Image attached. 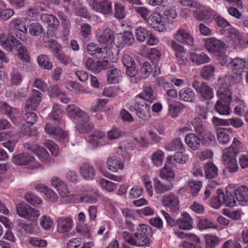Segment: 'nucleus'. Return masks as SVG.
<instances>
[{
    "label": "nucleus",
    "mask_w": 248,
    "mask_h": 248,
    "mask_svg": "<svg viewBox=\"0 0 248 248\" xmlns=\"http://www.w3.org/2000/svg\"><path fill=\"white\" fill-rule=\"evenodd\" d=\"M167 160L169 164L175 165V163L183 164L186 162V157L181 152H176L173 156H168Z\"/></svg>",
    "instance_id": "40"
},
{
    "label": "nucleus",
    "mask_w": 248,
    "mask_h": 248,
    "mask_svg": "<svg viewBox=\"0 0 248 248\" xmlns=\"http://www.w3.org/2000/svg\"><path fill=\"white\" fill-rule=\"evenodd\" d=\"M30 34L33 36L40 35L44 32L43 26L39 23L34 22L28 25Z\"/></svg>",
    "instance_id": "44"
},
{
    "label": "nucleus",
    "mask_w": 248,
    "mask_h": 248,
    "mask_svg": "<svg viewBox=\"0 0 248 248\" xmlns=\"http://www.w3.org/2000/svg\"><path fill=\"white\" fill-rule=\"evenodd\" d=\"M42 93L33 90L31 97L27 100L25 108L27 110H35L41 101Z\"/></svg>",
    "instance_id": "19"
},
{
    "label": "nucleus",
    "mask_w": 248,
    "mask_h": 248,
    "mask_svg": "<svg viewBox=\"0 0 248 248\" xmlns=\"http://www.w3.org/2000/svg\"><path fill=\"white\" fill-rule=\"evenodd\" d=\"M189 59L197 65L208 63L210 61V58L203 52H191L189 53Z\"/></svg>",
    "instance_id": "27"
},
{
    "label": "nucleus",
    "mask_w": 248,
    "mask_h": 248,
    "mask_svg": "<svg viewBox=\"0 0 248 248\" xmlns=\"http://www.w3.org/2000/svg\"><path fill=\"white\" fill-rule=\"evenodd\" d=\"M143 92V93H140V94L142 95V99L144 101H146L152 103L155 99V97L153 95L154 91L151 87H144Z\"/></svg>",
    "instance_id": "49"
},
{
    "label": "nucleus",
    "mask_w": 248,
    "mask_h": 248,
    "mask_svg": "<svg viewBox=\"0 0 248 248\" xmlns=\"http://www.w3.org/2000/svg\"><path fill=\"white\" fill-rule=\"evenodd\" d=\"M235 106L234 108V113L238 116H242L246 108V104L244 100L239 97H235L233 101Z\"/></svg>",
    "instance_id": "39"
},
{
    "label": "nucleus",
    "mask_w": 248,
    "mask_h": 248,
    "mask_svg": "<svg viewBox=\"0 0 248 248\" xmlns=\"http://www.w3.org/2000/svg\"><path fill=\"white\" fill-rule=\"evenodd\" d=\"M138 232L137 233L140 234L144 236L150 237L152 236L153 232L152 228L148 225L145 224H140L137 229Z\"/></svg>",
    "instance_id": "57"
},
{
    "label": "nucleus",
    "mask_w": 248,
    "mask_h": 248,
    "mask_svg": "<svg viewBox=\"0 0 248 248\" xmlns=\"http://www.w3.org/2000/svg\"><path fill=\"white\" fill-rule=\"evenodd\" d=\"M58 231L59 233L68 235L73 227L72 219L70 217L60 218L58 219Z\"/></svg>",
    "instance_id": "25"
},
{
    "label": "nucleus",
    "mask_w": 248,
    "mask_h": 248,
    "mask_svg": "<svg viewBox=\"0 0 248 248\" xmlns=\"http://www.w3.org/2000/svg\"><path fill=\"white\" fill-rule=\"evenodd\" d=\"M25 110L27 112L24 115V118L25 120L23 123H25V124L30 125H33L36 121L37 115L35 113L31 112L30 110Z\"/></svg>",
    "instance_id": "59"
},
{
    "label": "nucleus",
    "mask_w": 248,
    "mask_h": 248,
    "mask_svg": "<svg viewBox=\"0 0 248 248\" xmlns=\"http://www.w3.org/2000/svg\"><path fill=\"white\" fill-rule=\"evenodd\" d=\"M61 114L62 110L60 105L58 104H54L52 112L49 114L50 118L54 120L57 123L59 124L61 121Z\"/></svg>",
    "instance_id": "53"
},
{
    "label": "nucleus",
    "mask_w": 248,
    "mask_h": 248,
    "mask_svg": "<svg viewBox=\"0 0 248 248\" xmlns=\"http://www.w3.org/2000/svg\"><path fill=\"white\" fill-rule=\"evenodd\" d=\"M185 141L189 147L193 150H196L200 147V137L194 133L187 134L185 137Z\"/></svg>",
    "instance_id": "35"
},
{
    "label": "nucleus",
    "mask_w": 248,
    "mask_h": 248,
    "mask_svg": "<svg viewBox=\"0 0 248 248\" xmlns=\"http://www.w3.org/2000/svg\"><path fill=\"white\" fill-rule=\"evenodd\" d=\"M171 48L175 51V55L181 64H186L187 59L185 57L186 50L184 47L176 41H171Z\"/></svg>",
    "instance_id": "17"
},
{
    "label": "nucleus",
    "mask_w": 248,
    "mask_h": 248,
    "mask_svg": "<svg viewBox=\"0 0 248 248\" xmlns=\"http://www.w3.org/2000/svg\"><path fill=\"white\" fill-rule=\"evenodd\" d=\"M188 185L190 188L192 194L194 196H197L202 186L201 182L193 180L189 182Z\"/></svg>",
    "instance_id": "63"
},
{
    "label": "nucleus",
    "mask_w": 248,
    "mask_h": 248,
    "mask_svg": "<svg viewBox=\"0 0 248 248\" xmlns=\"http://www.w3.org/2000/svg\"><path fill=\"white\" fill-rule=\"evenodd\" d=\"M179 96L181 100L189 102H193L195 100V93L190 88H185L179 91Z\"/></svg>",
    "instance_id": "33"
},
{
    "label": "nucleus",
    "mask_w": 248,
    "mask_h": 248,
    "mask_svg": "<svg viewBox=\"0 0 248 248\" xmlns=\"http://www.w3.org/2000/svg\"><path fill=\"white\" fill-rule=\"evenodd\" d=\"M66 110L69 116L72 118L81 119L86 122L89 120V116L86 112L74 105H68Z\"/></svg>",
    "instance_id": "18"
},
{
    "label": "nucleus",
    "mask_w": 248,
    "mask_h": 248,
    "mask_svg": "<svg viewBox=\"0 0 248 248\" xmlns=\"http://www.w3.org/2000/svg\"><path fill=\"white\" fill-rule=\"evenodd\" d=\"M33 228L31 224L19 222L16 226V231L22 236H28L33 232Z\"/></svg>",
    "instance_id": "34"
},
{
    "label": "nucleus",
    "mask_w": 248,
    "mask_h": 248,
    "mask_svg": "<svg viewBox=\"0 0 248 248\" xmlns=\"http://www.w3.org/2000/svg\"><path fill=\"white\" fill-rule=\"evenodd\" d=\"M135 237V244L133 246H149L150 245L149 239L148 236H144L138 233L134 234Z\"/></svg>",
    "instance_id": "47"
},
{
    "label": "nucleus",
    "mask_w": 248,
    "mask_h": 248,
    "mask_svg": "<svg viewBox=\"0 0 248 248\" xmlns=\"http://www.w3.org/2000/svg\"><path fill=\"white\" fill-rule=\"evenodd\" d=\"M217 196L213 198L212 200L211 205L214 208L218 209L223 202L221 195H222V190L217 189Z\"/></svg>",
    "instance_id": "62"
},
{
    "label": "nucleus",
    "mask_w": 248,
    "mask_h": 248,
    "mask_svg": "<svg viewBox=\"0 0 248 248\" xmlns=\"http://www.w3.org/2000/svg\"><path fill=\"white\" fill-rule=\"evenodd\" d=\"M234 191L237 202L240 204L245 206L248 204V187L245 186H241L237 188H234Z\"/></svg>",
    "instance_id": "24"
},
{
    "label": "nucleus",
    "mask_w": 248,
    "mask_h": 248,
    "mask_svg": "<svg viewBox=\"0 0 248 248\" xmlns=\"http://www.w3.org/2000/svg\"><path fill=\"white\" fill-rule=\"evenodd\" d=\"M193 220L190 215L185 213L183 215V217L176 221V224L179 226L180 229L188 230L193 228Z\"/></svg>",
    "instance_id": "30"
},
{
    "label": "nucleus",
    "mask_w": 248,
    "mask_h": 248,
    "mask_svg": "<svg viewBox=\"0 0 248 248\" xmlns=\"http://www.w3.org/2000/svg\"><path fill=\"white\" fill-rule=\"evenodd\" d=\"M137 102L135 104L136 108V114L138 117L144 121H147L150 118V108L142 99V95L139 94L136 97Z\"/></svg>",
    "instance_id": "6"
},
{
    "label": "nucleus",
    "mask_w": 248,
    "mask_h": 248,
    "mask_svg": "<svg viewBox=\"0 0 248 248\" xmlns=\"http://www.w3.org/2000/svg\"><path fill=\"white\" fill-rule=\"evenodd\" d=\"M38 64L43 68L50 70L53 67V64L49 61L48 57L45 55H40L38 57Z\"/></svg>",
    "instance_id": "52"
},
{
    "label": "nucleus",
    "mask_w": 248,
    "mask_h": 248,
    "mask_svg": "<svg viewBox=\"0 0 248 248\" xmlns=\"http://www.w3.org/2000/svg\"><path fill=\"white\" fill-rule=\"evenodd\" d=\"M79 173L86 180H92L95 177V170L93 167L88 163H84L79 167Z\"/></svg>",
    "instance_id": "22"
},
{
    "label": "nucleus",
    "mask_w": 248,
    "mask_h": 248,
    "mask_svg": "<svg viewBox=\"0 0 248 248\" xmlns=\"http://www.w3.org/2000/svg\"><path fill=\"white\" fill-rule=\"evenodd\" d=\"M162 204L170 208L172 213H177L179 210V200L178 196L173 193L164 195L161 200Z\"/></svg>",
    "instance_id": "9"
},
{
    "label": "nucleus",
    "mask_w": 248,
    "mask_h": 248,
    "mask_svg": "<svg viewBox=\"0 0 248 248\" xmlns=\"http://www.w3.org/2000/svg\"><path fill=\"white\" fill-rule=\"evenodd\" d=\"M166 148L168 151H175L177 150H184L183 144L180 138H177L166 146Z\"/></svg>",
    "instance_id": "50"
},
{
    "label": "nucleus",
    "mask_w": 248,
    "mask_h": 248,
    "mask_svg": "<svg viewBox=\"0 0 248 248\" xmlns=\"http://www.w3.org/2000/svg\"><path fill=\"white\" fill-rule=\"evenodd\" d=\"M24 148L29 152L40 156L43 162L46 163L50 162L49 154L45 148L39 147L36 144H31L28 143L24 144Z\"/></svg>",
    "instance_id": "11"
},
{
    "label": "nucleus",
    "mask_w": 248,
    "mask_h": 248,
    "mask_svg": "<svg viewBox=\"0 0 248 248\" xmlns=\"http://www.w3.org/2000/svg\"><path fill=\"white\" fill-rule=\"evenodd\" d=\"M40 20L43 22L48 24V29L49 31L56 30L60 25L59 20L53 15L42 14L40 16Z\"/></svg>",
    "instance_id": "26"
},
{
    "label": "nucleus",
    "mask_w": 248,
    "mask_h": 248,
    "mask_svg": "<svg viewBox=\"0 0 248 248\" xmlns=\"http://www.w3.org/2000/svg\"><path fill=\"white\" fill-rule=\"evenodd\" d=\"M205 46L209 52L216 55H220L223 52L225 45L215 38H210L206 40Z\"/></svg>",
    "instance_id": "12"
},
{
    "label": "nucleus",
    "mask_w": 248,
    "mask_h": 248,
    "mask_svg": "<svg viewBox=\"0 0 248 248\" xmlns=\"http://www.w3.org/2000/svg\"><path fill=\"white\" fill-rule=\"evenodd\" d=\"M233 73L237 77L241 78L246 68V61L244 59L235 58L231 59L229 62Z\"/></svg>",
    "instance_id": "15"
},
{
    "label": "nucleus",
    "mask_w": 248,
    "mask_h": 248,
    "mask_svg": "<svg viewBox=\"0 0 248 248\" xmlns=\"http://www.w3.org/2000/svg\"><path fill=\"white\" fill-rule=\"evenodd\" d=\"M173 187L171 182H164L154 179V188L156 193L161 194L170 190Z\"/></svg>",
    "instance_id": "29"
},
{
    "label": "nucleus",
    "mask_w": 248,
    "mask_h": 248,
    "mask_svg": "<svg viewBox=\"0 0 248 248\" xmlns=\"http://www.w3.org/2000/svg\"><path fill=\"white\" fill-rule=\"evenodd\" d=\"M206 248H215L218 244V238L213 235H207L205 237Z\"/></svg>",
    "instance_id": "64"
},
{
    "label": "nucleus",
    "mask_w": 248,
    "mask_h": 248,
    "mask_svg": "<svg viewBox=\"0 0 248 248\" xmlns=\"http://www.w3.org/2000/svg\"><path fill=\"white\" fill-rule=\"evenodd\" d=\"M17 49L18 57L19 59L24 62H29L30 56L27 47L25 46H20Z\"/></svg>",
    "instance_id": "58"
},
{
    "label": "nucleus",
    "mask_w": 248,
    "mask_h": 248,
    "mask_svg": "<svg viewBox=\"0 0 248 248\" xmlns=\"http://www.w3.org/2000/svg\"><path fill=\"white\" fill-rule=\"evenodd\" d=\"M124 159L121 157L113 156L109 157L106 162L107 168L113 172H116L118 169H124Z\"/></svg>",
    "instance_id": "23"
},
{
    "label": "nucleus",
    "mask_w": 248,
    "mask_h": 248,
    "mask_svg": "<svg viewBox=\"0 0 248 248\" xmlns=\"http://www.w3.org/2000/svg\"><path fill=\"white\" fill-rule=\"evenodd\" d=\"M215 67L212 65L204 66L201 72V76L205 79H208L214 75Z\"/></svg>",
    "instance_id": "55"
},
{
    "label": "nucleus",
    "mask_w": 248,
    "mask_h": 248,
    "mask_svg": "<svg viewBox=\"0 0 248 248\" xmlns=\"http://www.w3.org/2000/svg\"><path fill=\"white\" fill-rule=\"evenodd\" d=\"M16 210L19 217L31 221H36L40 216L39 210L24 202L17 204Z\"/></svg>",
    "instance_id": "4"
},
{
    "label": "nucleus",
    "mask_w": 248,
    "mask_h": 248,
    "mask_svg": "<svg viewBox=\"0 0 248 248\" xmlns=\"http://www.w3.org/2000/svg\"><path fill=\"white\" fill-rule=\"evenodd\" d=\"M121 76V71L117 68H111L107 72V80L109 84H114L118 82L119 78Z\"/></svg>",
    "instance_id": "37"
},
{
    "label": "nucleus",
    "mask_w": 248,
    "mask_h": 248,
    "mask_svg": "<svg viewBox=\"0 0 248 248\" xmlns=\"http://www.w3.org/2000/svg\"><path fill=\"white\" fill-rule=\"evenodd\" d=\"M89 120L83 121L81 120L82 122L78 124L76 126L77 131L80 133H86L90 132L93 128V125L89 123Z\"/></svg>",
    "instance_id": "42"
},
{
    "label": "nucleus",
    "mask_w": 248,
    "mask_h": 248,
    "mask_svg": "<svg viewBox=\"0 0 248 248\" xmlns=\"http://www.w3.org/2000/svg\"><path fill=\"white\" fill-rule=\"evenodd\" d=\"M20 44V41L14 36L4 33L0 34V45L3 48L11 52L13 50L12 45L14 46H17Z\"/></svg>",
    "instance_id": "13"
},
{
    "label": "nucleus",
    "mask_w": 248,
    "mask_h": 248,
    "mask_svg": "<svg viewBox=\"0 0 248 248\" xmlns=\"http://www.w3.org/2000/svg\"><path fill=\"white\" fill-rule=\"evenodd\" d=\"M160 175L163 179L166 180L168 182H170L173 179L175 175L173 170L166 166L161 170Z\"/></svg>",
    "instance_id": "46"
},
{
    "label": "nucleus",
    "mask_w": 248,
    "mask_h": 248,
    "mask_svg": "<svg viewBox=\"0 0 248 248\" xmlns=\"http://www.w3.org/2000/svg\"><path fill=\"white\" fill-rule=\"evenodd\" d=\"M26 19L24 18H14L11 21L10 26L25 34L28 32V26L26 24Z\"/></svg>",
    "instance_id": "28"
},
{
    "label": "nucleus",
    "mask_w": 248,
    "mask_h": 248,
    "mask_svg": "<svg viewBox=\"0 0 248 248\" xmlns=\"http://www.w3.org/2000/svg\"><path fill=\"white\" fill-rule=\"evenodd\" d=\"M150 31L141 26L138 27L135 31L137 40L140 42H144L149 36Z\"/></svg>",
    "instance_id": "43"
},
{
    "label": "nucleus",
    "mask_w": 248,
    "mask_h": 248,
    "mask_svg": "<svg viewBox=\"0 0 248 248\" xmlns=\"http://www.w3.org/2000/svg\"><path fill=\"white\" fill-rule=\"evenodd\" d=\"M201 8V6L199 8H195V9L191 10V12L193 14V16L199 21L208 19L209 17L208 11L202 10Z\"/></svg>",
    "instance_id": "48"
},
{
    "label": "nucleus",
    "mask_w": 248,
    "mask_h": 248,
    "mask_svg": "<svg viewBox=\"0 0 248 248\" xmlns=\"http://www.w3.org/2000/svg\"><path fill=\"white\" fill-rule=\"evenodd\" d=\"M126 13L124 6L120 3L117 2L115 4L114 16L116 18L122 19L125 16Z\"/></svg>",
    "instance_id": "61"
},
{
    "label": "nucleus",
    "mask_w": 248,
    "mask_h": 248,
    "mask_svg": "<svg viewBox=\"0 0 248 248\" xmlns=\"http://www.w3.org/2000/svg\"><path fill=\"white\" fill-rule=\"evenodd\" d=\"M174 38L178 43L192 45L194 39L192 36L186 30L181 28L174 34Z\"/></svg>",
    "instance_id": "21"
},
{
    "label": "nucleus",
    "mask_w": 248,
    "mask_h": 248,
    "mask_svg": "<svg viewBox=\"0 0 248 248\" xmlns=\"http://www.w3.org/2000/svg\"><path fill=\"white\" fill-rule=\"evenodd\" d=\"M92 9L103 15H109L112 13V4L108 0H93L90 4Z\"/></svg>",
    "instance_id": "10"
},
{
    "label": "nucleus",
    "mask_w": 248,
    "mask_h": 248,
    "mask_svg": "<svg viewBox=\"0 0 248 248\" xmlns=\"http://www.w3.org/2000/svg\"><path fill=\"white\" fill-rule=\"evenodd\" d=\"M45 131L54 138L57 136L63 137V130L59 127H53L47 124L46 125Z\"/></svg>",
    "instance_id": "41"
},
{
    "label": "nucleus",
    "mask_w": 248,
    "mask_h": 248,
    "mask_svg": "<svg viewBox=\"0 0 248 248\" xmlns=\"http://www.w3.org/2000/svg\"><path fill=\"white\" fill-rule=\"evenodd\" d=\"M147 22L151 27L160 32L164 29L161 16L158 13H155L151 15L147 19Z\"/></svg>",
    "instance_id": "20"
},
{
    "label": "nucleus",
    "mask_w": 248,
    "mask_h": 248,
    "mask_svg": "<svg viewBox=\"0 0 248 248\" xmlns=\"http://www.w3.org/2000/svg\"><path fill=\"white\" fill-rule=\"evenodd\" d=\"M197 226L200 230L216 228V225L211 220L205 217L199 218Z\"/></svg>",
    "instance_id": "45"
},
{
    "label": "nucleus",
    "mask_w": 248,
    "mask_h": 248,
    "mask_svg": "<svg viewBox=\"0 0 248 248\" xmlns=\"http://www.w3.org/2000/svg\"><path fill=\"white\" fill-rule=\"evenodd\" d=\"M229 34L226 37V41L231 46H237L241 33L237 30L233 28H229Z\"/></svg>",
    "instance_id": "32"
},
{
    "label": "nucleus",
    "mask_w": 248,
    "mask_h": 248,
    "mask_svg": "<svg viewBox=\"0 0 248 248\" xmlns=\"http://www.w3.org/2000/svg\"><path fill=\"white\" fill-rule=\"evenodd\" d=\"M0 110L2 113L8 115L13 123L16 124L18 123L19 114L17 109L10 106L5 102H0Z\"/></svg>",
    "instance_id": "14"
},
{
    "label": "nucleus",
    "mask_w": 248,
    "mask_h": 248,
    "mask_svg": "<svg viewBox=\"0 0 248 248\" xmlns=\"http://www.w3.org/2000/svg\"><path fill=\"white\" fill-rule=\"evenodd\" d=\"M192 87L204 100H209L213 98V89L206 83L194 81Z\"/></svg>",
    "instance_id": "8"
},
{
    "label": "nucleus",
    "mask_w": 248,
    "mask_h": 248,
    "mask_svg": "<svg viewBox=\"0 0 248 248\" xmlns=\"http://www.w3.org/2000/svg\"><path fill=\"white\" fill-rule=\"evenodd\" d=\"M114 39V31L110 29H105L98 39L100 44L109 46L111 44Z\"/></svg>",
    "instance_id": "31"
},
{
    "label": "nucleus",
    "mask_w": 248,
    "mask_h": 248,
    "mask_svg": "<svg viewBox=\"0 0 248 248\" xmlns=\"http://www.w3.org/2000/svg\"><path fill=\"white\" fill-rule=\"evenodd\" d=\"M164 158V153L160 150H158L156 152L153 153L152 156L153 163L156 166H160L162 165Z\"/></svg>",
    "instance_id": "54"
},
{
    "label": "nucleus",
    "mask_w": 248,
    "mask_h": 248,
    "mask_svg": "<svg viewBox=\"0 0 248 248\" xmlns=\"http://www.w3.org/2000/svg\"><path fill=\"white\" fill-rule=\"evenodd\" d=\"M12 162L16 165L28 166L30 170L43 169L39 163L37 162L35 157L29 153H22L14 155Z\"/></svg>",
    "instance_id": "3"
},
{
    "label": "nucleus",
    "mask_w": 248,
    "mask_h": 248,
    "mask_svg": "<svg viewBox=\"0 0 248 248\" xmlns=\"http://www.w3.org/2000/svg\"><path fill=\"white\" fill-rule=\"evenodd\" d=\"M204 172L207 178L211 179L218 175V169L212 162H208L204 166Z\"/></svg>",
    "instance_id": "36"
},
{
    "label": "nucleus",
    "mask_w": 248,
    "mask_h": 248,
    "mask_svg": "<svg viewBox=\"0 0 248 248\" xmlns=\"http://www.w3.org/2000/svg\"><path fill=\"white\" fill-rule=\"evenodd\" d=\"M241 145L239 140L234 138L231 147L223 150V163L227 166V170L231 173L236 172L238 169L236 156L241 149Z\"/></svg>",
    "instance_id": "1"
},
{
    "label": "nucleus",
    "mask_w": 248,
    "mask_h": 248,
    "mask_svg": "<svg viewBox=\"0 0 248 248\" xmlns=\"http://www.w3.org/2000/svg\"><path fill=\"white\" fill-rule=\"evenodd\" d=\"M219 99L215 105L217 112L221 115H228L231 112L230 104L232 100V94L228 89L220 88L217 91Z\"/></svg>",
    "instance_id": "2"
},
{
    "label": "nucleus",
    "mask_w": 248,
    "mask_h": 248,
    "mask_svg": "<svg viewBox=\"0 0 248 248\" xmlns=\"http://www.w3.org/2000/svg\"><path fill=\"white\" fill-rule=\"evenodd\" d=\"M223 202L227 206L232 207L236 205L237 202L236 196L235 195L234 188L231 186H227L226 188V193L224 194L222 190L221 195Z\"/></svg>",
    "instance_id": "16"
},
{
    "label": "nucleus",
    "mask_w": 248,
    "mask_h": 248,
    "mask_svg": "<svg viewBox=\"0 0 248 248\" xmlns=\"http://www.w3.org/2000/svg\"><path fill=\"white\" fill-rule=\"evenodd\" d=\"M51 185L56 188L61 196V201L63 203H70L73 199L72 196L69 194V190L66 184L57 177H53L51 180Z\"/></svg>",
    "instance_id": "5"
},
{
    "label": "nucleus",
    "mask_w": 248,
    "mask_h": 248,
    "mask_svg": "<svg viewBox=\"0 0 248 248\" xmlns=\"http://www.w3.org/2000/svg\"><path fill=\"white\" fill-rule=\"evenodd\" d=\"M200 142L205 146H211L215 143V136L210 131H207L200 137Z\"/></svg>",
    "instance_id": "38"
},
{
    "label": "nucleus",
    "mask_w": 248,
    "mask_h": 248,
    "mask_svg": "<svg viewBox=\"0 0 248 248\" xmlns=\"http://www.w3.org/2000/svg\"><path fill=\"white\" fill-rule=\"evenodd\" d=\"M122 62L126 68V74L132 78L131 82L137 83L138 80L135 76L137 75L138 70L136 69L135 62L133 58L128 54H125L122 57Z\"/></svg>",
    "instance_id": "7"
},
{
    "label": "nucleus",
    "mask_w": 248,
    "mask_h": 248,
    "mask_svg": "<svg viewBox=\"0 0 248 248\" xmlns=\"http://www.w3.org/2000/svg\"><path fill=\"white\" fill-rule=\"evenodd\" d=\"M181 109L180 105L177 102H172L169 104L168 114L172 118L178 117Z\"/></svg>",
    "instance_id": "51"
},
{
    "label": "nucleus",
    "mask_w": 248,
    "mask_h": 248,
    "mask_svg": "<svg viewBox=\"0 0 248 248\" xmlns=\"http://www.w3.org/2000/svg\"><path fill=\"white\" fill-rule=\"evenodd\" d=\"M99 183L103 188L108 192H112L117 188V184L105 179H101Z\"/></svg>",
    "instance_id": "60"
},
{
    "label": "nucleus",
    "mask_w": 248,
    "mask_h": 248,
    "mask_svg": "<svg viewBox=\"0 0 248 248\" xmlns=\"http://www.w3.org/2000/svg\"><path fill=\"white\" fill-rule=\"evenodd\" d=\"M24 198L27 202L33 206H37L42 202V200L31 192L27 193L24 196Z\"/></svg>",
    "instance_id": "56"
}]
</instances>
